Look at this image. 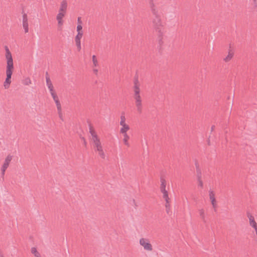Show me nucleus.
<instances>
[{
	"instance_id": "f257e3e1",
	"label": "nucleus",
	"mask_w": 257,
	"mask_h": 257,
	"mask_svg": "<svg viewBox=\"0 0 257 257\" xmlns=\"http://www.w3.org/2000/svg\"><path fill=\"white\" fill-rule=\"evenodd\" d=\"M5 57L6 62V77L3 83V86L5 89H8L10 87L12 82V75L14 71V63L12 53L7 47L5 48Z\"/></svg>"
},
{
	"instance_id": "f03ea898",
	"label": "nucleus",
	"mask_w": 257,
	"mask_h": 257,
	"mask_svg": "<svg viewBox=\"0 0 257 257\" xmlns=\"http://www.w3.org/2000/svg\"><path fill=\"white\" fill-rule=\"evenodd\" d=\"M89 133L91 135V140L93 142L96 152L101 157L105 156L104 152L103 150L99 138H98L96 132L92 127L89 128Z\"/></svg>"
},
{
	"instance_id": "7ed1b4c3",
	"label": "nucleus",
	"mask_w": 257,
	"mask_h": 257,
	"mask_svg": "<svg viewBox=\"0 0 257 257\" xmlns=\"http://www.w3.org/2000/svg\"><path fill=\"white\" fill-rule=\"evenodd\" d=\"M134 98L135 99V104L137 109L139 110L142 108V98L140 95V89L139 85L135 84L134 86Z\"/></svg>"
},
{
	"instance_id": "20e7f679",
	"label": "nucleus",
	"mask_w": 257,
	"mask_h": 257,
	"mask_svg": "<svg viewBox=\"0 0 257 257\" xmlns=\"http://www.w3.org/2000/svg\"><path fill=\"white\" fill-rule=\"evenodd\" d=\"M119 124V133L120 134H126L131 129L130 125L126 122V118L124 114H121L120 117Z\"/></svg>"
},
{
	"instance_id": "39448f33",
	"label": "nucleus",
	"mask_w": 257,
	"mask_h": 257,
	"mask_svg": "<svg viewBox=\"0 0 257 257\" xmlns=\"http://www.w3.org/2000/svg\"><path fill=\"white\" fill-rule=\"evenodd\" d=\"M77 35L75 38V41L77 48L79 49H81V39L83 35V32L82 30V26L79 19L78 20V24L76 28Z\"/></svg>"
},
{
	"instance_id": "423d86ee",
	"label": "nucleus",
	"mask_w": 257,
	"mask_h": 257,
	"mask_svg": "<svg viewBox=\"0 0 257 257\" xmlns=\"http://www.w3.org/2000/svg\"><path fill=\"white\" fill-rule=\"evenodd\" d=\"M46 84H47L48 88L51 93V95L52 98H53L54 101L56 103L57 107H60V104L59 101L58 97L57 94L55 92V90L54 88L52 83L51 82V80L49 78H47L46 79Z\"/></svg>"
},
{
	"instance_id": "0eeeda50",
	"label": "nucleus",
	"mask_w": 257,
	"mask_h": 257,
	"mask_svg": "<svg viewBox=\"0 0 257 257\" xmlns=\"http://www.w3.org/2000/svg\"><path fill=\"white\" fill-rule=\"evenodd\" d=\"M139 244L147 251L150 252L153 249V246L148 238L144 237L140 238Z\"/></svg>"
},
{
	"instance_id": "6e6552de",
	"label": "nucleus",
	"mask_w": 257,
	"mask_h": 257,
	"mask_svg": "<svg viewBox=\"0 0 257 257\" xmlns=\"http://www.w3.org/2000/svg\"><path fill=\"white\" fill-rule=\"evenodd\" d=\"M160 190L163 194V198L168 202H169V198L168 196V193L167 191L166 187L167 185V182L165 178H161L160 179Z\"/></svg>"
},
{
	"instance_id": "1a4fd4ad",
	"label": "nucleus",
	"mask_w": 257,
	"mask_h": 257,
	"mask_svg": "<svg viewBox=\"0 0 257 257\" xmlns=\"http://www.w3.org/2000/svg\"><path fill=\"white\" fill-rule=\"evenodd\" d=\"M12 159L13 156L11 155H8L5 159L4 162L1 167V172L3 174H5L6 170L9 167Z\"/></svg>"
},
{
	"instance_id": "9d476101",
	"label": "nucleus",
	"mask_w": 257,
	"mask_h": 257,
	"mask_svg": "<svg viewBox=\"0 0 257 257\" xmlns=\"http://www.w3.org/2000/svg\"><path fill=\"white\" fill-rule=\"evenodd\" d=\"M209 197L213 209L215 211L217 207V202L216 199L215 193L211 191L209 193Z\"/></svg>"
},
{
	"instance_id": "9b49d317",
	"label": "nucleus",
	"mask_w": 257,
	"mask_h": 257,
	"mask_svg": "<svg viewBox=\"0 0 257 257\" xmlns=\"http://www.w3.org/2000/svg\"><path fill=\"white\" fill-rule=\"evenodd\" d=\"M66 13L58 12V14L56 16V20L58 22V25L59 27H61L63 25V19L65 16Z\"/></svg>"
},
{
	"instance_id": "f8f14e48",
	"label": "nucleus",
	"mask_w": 257,
	"mask_h": 257,
	"mask_svg": "<svg viewBox=\"0 0 257 257\" xmlns=\"http://www.w3.org/2000/svg\"><path fill=\"white\" fill-rule=\"evenodd\" d=\"M234 54V50L230 47L228 50L227 55L223 59V61L225 62H229L233 58Z\"/></svg>"
},
{
	"instance_id": "ddd939ff",
	"label": "nucleus",
	"mask_w": 257,
	"mask_h": 257,
	"mask_svg": "<svg viewBox=\"0 0 257 257\" xmlns=\"http://www.w3.org/2000/svg\"><path fill=\"white\" fill-rule=\"evenodd\" d=\"M68 8V3L66 0H63L61 2L60 4V7L59 9V11L61 12H67Z\"/></svg>"
},
{
	"instance_id": "4468645a",
	"label": "nucleus",
	"mask_w": 257,
	"mask_h": 257,
	"mask_svg": "<svg viewBox=\"0 0 257 257\" xmlns=\"http://www.w3.org/2000/svg\"><path fill=\"white\" fill-rule=\"evenodd\" d=\"M121 135L123 137L122 142H123V144L125 146L128 147L130 146V144H129V142H128V141H129V140L130 139V136L128 135L127 133L123 134H121Z\"/></svg>"
},
{
	"instance_id": "2eb2a0df",
	"label": "nucleus",
	"mask_w": 257,
	"mask_h": 257,
	"mask_svg": "<svg viewBox=\"0 0 257 257\" xmlns=\"http://www.w3.org/2000/svg\"><path fill=\"white\" fill-rule=\"evenodd\" d=\"M31 253L34 255V257H41L40 253L37 250L35 247H33L31 249Z\"/></svg>"
},
{
	"instance_id": "dca6fc26",
	"label": "nucleus",
	"mask_w": 257,
	"mask_h": 257,
	"mask_svg": "<svg viewBox=\"0 0 257 257\" xmlns=\"http://www.w3.org/2000/svg\"><path fill=\"white\" fill-rule=\"evenodd\" d=\"M23 83L26 85H29L32 83V81L30 77H26L23 80Z\"/></svg>"
},
{
	"instance_id": "f3484780",
	"label": "nucleus",
	"mask_w": 257,
	"mask_h": 257,
	"mask_svg": "<svg viewBox=\"0 0 257 257\" xmlns=\"http://www.w3.org/2000/svg\"><path fill=\"white\" fill-rule=\"evenodd\" d=\"M247 217L249 219V223L251 225H255L256 224V222L254 220V217L250 214H248Z\"/></svg>"
},
{
	"instance_id": "a211bd4d",
	"label": "nucleus",
	"mask_w": 257,
	"mask_h": 257,
	"mask_svg": "<svg viewBox=\"0 0 257 257\" xmlns=\"http://www.w3.org/2000/svg\"><path fill=\"white\" fill-rule=\"evenodd\" d=\"M23 28L25 30V33H28L29 31L28 23L26 20L23 21Z\"/></svg>"
},
{
	"instance_id": "6ab92c4d",
	"label": "nucleus",
	"mask_w": 257,
	"mask_h": 257,
	"mask_svg": "<svg viewBox=\"0 0 257 257\" xmlns=\"http://www.w3.org/2000/svg\"><path fill=\"white\" fill-rule=\"evenodd\" d=\"M254 231H253L255 241L257 244V226H252Z\"/></svg>"
},
{
	"instance_id": "aec40b11",
	"label": "nucleus",
	"mask_w": 257,
	"mask_h": 257,
	"mask_svg": "<svg viewBox=\"0 0 257 257\" xmlns=\"http://www.w3.org/2000/svg\"><path fill=\"white\" fill-rule=\"evenodd\" d=\"M92 61L94 66H97L98 65V61L95 56L93 55L92 57Z\"/></svg>"
},
{
	"instance_id": "412c9836",
	"label": "nucleus",
	"mask_w": 257,
	"mask_h": 257,
	"mask_svg": "<svg viewBox=\"0 0 257 257\" xmlns=\"http://www.w3.org/2000/svg\"><path fill=\"white\" fill-rule=\"evenodd\" d=\"M199 213L200 216H201L202 218H204L205 217V211L204 209H200L199 210Z\"/></svg>"
},
{
	"instance_id": "4be33fe9",
	"label": "nucleus",
	"mask_w": 257,
	"mask_h": 257,
	"mask_svg": "<svg viewBox=\"0 0 257 257\" xmlns=\"http://www.w3.org/2000/svg\"><path fill=\"white\" fill-rule=\"evenodd\" d=\"M198 187H200V188H203V181H202L201 180H200V179H199V180H198Z\"/></svg>"
},
{
	"instance_id": "5701e85b",
	"label": "nucleus",
	"mask_w": 257,
	"mask_h": 257,
	"mask_svg": "<svg viewBox=\"0 0 257 257\" xmlns=\"http://www.w3.org/2000/svg\"><path fill=\"white\" fill-rule=\"evenodd\" d=\"M1 257H3V256H1Z\"/></svg>"
}]
</instances>
